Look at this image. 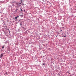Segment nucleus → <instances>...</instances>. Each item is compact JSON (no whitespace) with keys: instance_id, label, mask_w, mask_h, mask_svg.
Segmentation results:
<instances>
[{"instance_id":"obj_1","label":"nucleus","mask_w":76,"mask_h":76,"mask_svg":"<svg viewBox=\"0 0 76 76\" xmlns=\"http://www.w3.org/2000/svg\"><path fill=\"white\" fill-rule=\"evenodd\" d=\"M3 56V54H1V55L0 58H1Z\"/></svg>"},{"instance_id":"obj_2","label":"nucleus","mask_w":76,"mask_h":76,"mask_svg":"<svg viewBox=\"0 0 76 76\" xmlns=\"http://www.w3.org/2000/svg\"><path fill=\"white\" fill-rule=\"evenodd\" d=\"M4 46H3L2 48H4Z\"/></svg>"},{"instance_id":"obj_3","label":"nucleus","mask_w":76,"mask_h":76,"mask_svg":"<svg viewBox=\"0 0 76 76\" xmlns=\"http://www.w3.org/2000/svg\"><path fill=\"white\" fill-rule=\"evenodd\" d=\"M17 10H18V9H17L15 11L16 12H17Z\"/></svg>"},{"instance_id":"obj_4","label":"nucleus","mask_w":76,"mask_h":76,"mask_svg":"<svg viewBox=\"0 0 76 76\" xmlns=\"http://www.w3.org/2000/svg\"><path fill=\"white\" fill-rule=\"evenodd\" d=\"M43 65H44V66L45 65V64L44 63H43Z\"/></svg>"},{"instance_id":"obj_5","label":"nucleus","mask_w":76,"mask_h":76,"mask_svg":"<svg viewBox=\"0 0 76 76\" xmlns=\"http://www.w3.org/2000/svg\"><path fill=\"white\" fill-rule=\"evenodd\" d=\"M5 74L6 75H7V72H6Z\"/></svg>"},{"instance_id":"obj_6","label":"nucleus","mask_w":76,"mask_h":76,"mask_svg":"<svg viewBox=\"0 0 76 76\" xmlns=\"http://www.w3.org/2000/svg\"><path fill=\"white\" fill-rule=\"evenodd\" d=\"M17 18H18L17 17H15V19L17 20Z\"/></svg>"},{"instance_id":"obj_7","label":"nucleus","mask_w":76,"mask_h":76,"mask_svg":"<svg viewBox=\"0 0 76 76\" xmlns=\"http://www.w3.org/2000/svg\"><path fill=\"white\" fill-rule=\"evenodd\" d=\"M19 16H18L17 17V18H19Z\"/></svg>"},{"instance_id":"obj_8","label":"nucleus","mask_w":76,"mask_h":76,"mask_svg":"<svg viewBox=\"0 0 76 76\" xmlns=\"http://www.w3.org/2000/svg\"><path fill=\"white\" fill-rule=\"evenodd\" d=\"M20 10H21V11H22V9H21Z\"/></svg>"},{"instance_id":"obj_9","label":"nucleus","mask_w":76,"mask_h":76,"mask_svg":"<svg viewBox=\"0 0 76 76\" xmlns=\"http://www.w3.org/2000/svg\"><path fill=\"white\" fill-rule=\"evenodd\" d=\"M64 37H66V36H64Z\"/></svg>"},{"instance_id":"obj_10","label":"nucleus","mask_w":76,"mask_h":76,"mask_svg":"<svg viewBox=\"0 0 76 76\" xmlns=\"http://www.w3.org/2000/svg\"><path fill=\"white\" fill-rule=\"evenodd\" d=\"M21 3H20V4H21Z\"/></svg>"}]
</instances>
